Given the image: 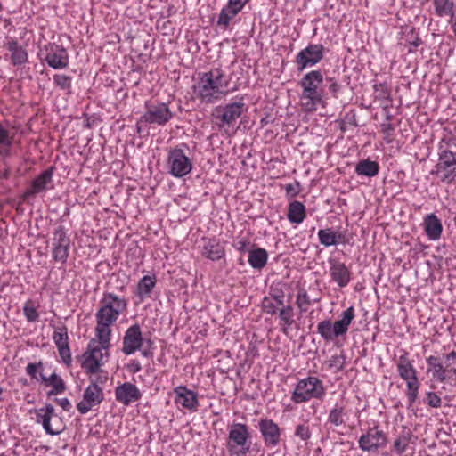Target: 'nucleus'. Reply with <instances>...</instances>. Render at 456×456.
<instances>
[{
    "label": "nucleus",
    "instance_id": "1",
    "mask_svg": "<svg viewBox=\"0 0 456 456\" xmlns=\"http://www.w3.org/2000/svg\"><path fill=\"white\" fill-rule=\"evenodd\" d=\"M127 309V300L114 293L105 292L100 300V307L95 314V333L102 348L110 347L111 326Z\"/></svg>",
    "mask_w": 456,
    "mask_h": 456
},
{
    "label": "nucleus",
    "instance_id": "2",
    "mask_svg": "<svg viewBox=\"0 0 456 456\" xmlns=\"http://www.w3.org/2000/svg\"><path fill=\"white\" fill-rule=\"evenodd\" d=\"M199 76L200 81L194 86V92L202 102L214 103L220 100L221 94L227 93L229 82L220 69L200 73Z\"/></svg>",
    "mask_w": 456,
    "mask_h": 456
},
{
    "label": "nucleus",
    "instance_id": "3",
    "mask_svg": "<svg viewBox=\"0 0 456 456\" xmlns=\"http://www.w3.org/2000/svg\"><path fill=\"white\" fill-rule=\"evenodd\" d=\"M323 79L321 70H312L304 75L298 82L302 88L300 102L305 111L314 112L318 105L324 104L323 90L321 87Z\"/></svg>",
    "mask_w": 456,
    "mask_h": 456
},
{
    "label": "nucleus",
    "instance_id": "4",
    "mask_svg": "<svg viewBox=\"0 0 456 456\" xmlns=\"http://www.w3.org/2000/svg\"><path fill=\"white\" fill-rule=\"evenodd\" d=\"M340 319L332 322L330 319L323 320L317 324V332L326 342H331L335 338L345 336L352 321L355 317L354 306H350L342 312Z\"/></svg>",
    "mask_w": 456,
    "mask_h": 456
},
{
    "label": "nucleus",
    "instance_id": "5",
    "mask_svg": "<svg viewBox=\"0 0 456 456\" xmlns=\"http://www.w3.org/2000/svg\"><path fill=\"white\" fill-rule=\"evenodd\" d=\"M249 428L243 423H232L228 428L226 448L230 456H246L250 452Z\"/></svg>",
    "mask_w": 456,
    "mask_h": 456
},
{
    "label": "nucleus",
    "instance_id": "6",
    "mask_svg": "<svg viewBox=\"0 0 456 456\" xmlns=\"http://www.w3.org/2000/svg\"><path fill=\"white\" fill-rule=\"evenodd\" d=\"M326 389L323 383L317 377H307L300 379L291 395V401L295 403L309 402L311 399L323 400Z\"/></svg>",
    "mask_w": 456,
    "mask_h": 456
},
{
    "label": "nucleus",
    "instance_id": "7",
    "mask_svg": "<svg viewBox=\"0 0 456 456\" xmlns=\"http://www.w3.org/2000/svg\"><path fill=\"white\" fill-rule=\"evenodd\" d=\"M426 361L435 380L444 382L456 377V368L452 367L456 363V351L452 350L441 356L430 355Z\"/></svg>",
    "mask_w": 456,
    "mask_h": 456
},
{
    "label": "nucleus",
    "instance_id": "8",
    "mask_svg": "<svg viewBox=\"0 0 456 456\" xmlns=\"http://www.w3.org/2000/svg\"><path fill=\"white\" fill-rule=\"evenodd\" d=\"M187 149V145L183 143L168 151L167 168L172 176L182 178L191 172L193 164L185 152Z\"/></svg>",
    "mask_w": 456,
    "mask_h": 456
},
{
    "label": "nucleus",
    "instance_id": "9",
    "mask_svg": "<svg viewBox=\"0 0 456 456\" xmlns=\"http://www.w3.org/2000/svg\"><path fill=\"white\" fill-rule=\"evenodd\" d=\"M247 110L245 103L240 101L224 106H217L213 110L212 117L220 129L227 131L232 127L236 120Z\"/></svg>",
    "mask_w": 456,
    "mask_h": 456
},
{
    "label": "nucleus",
    "instance_id": "10",
    "mask_svg": "<svg viewBox=\"0 0 456 456\" xmlns=\"http://www.w3.org/2000/svg\"><path fill=\"white\" fill-rule=\"evenodd\" d=\"M108 350L102 348V345L95 346V342L92 340L82 355L77 359L80 362L81 367L87 374H94L101 370V367L104 364V357H108Z\"/></svg>",
    "mask_w": 456,
    "mask_h": 456
},
{
    "label": "nucleus",
    "instance_id": "11",
    "mask_svg": "<svg viewBox=\"0 0 456 456\" xmlns=\"http://www.w3.org/2000/svg\"><path fill=\"white\" fill-rule=\"evenodd\" d=\"M37 422L43 426L45 431L51 436L61 434L65 424L62 419L55 412L54 407L51 403H47L45 407L35 411Z\"/></svg>",
    "mask_w": 456,
    "mask_h": 456
},
{
    "label": "nucleus",
    "instance_id": "12",
    "mask_svg": "<svg viewBox=\"0 0 456 456\" xmlns=\"http://www.w3.org/2000/svg\"><path fill=\"white\" fill-rule=\"evenodd\" d=\"M434 173L442 182L452 183L456 177V153L444 149L438 153V161Z\"/></svg>",
    "mask_w": 456,
    "mask_h": 456
},
{
    "label": "nucleus",
    "instance_id": "13",
    "mask_svg": "<svg viewBox=\"0 0 456 456\" xmlns=\"http://www.w3.org/2000/svg\"><path fill=\"white\" fill-rule=\"evenodd\" d=\"M70 238L66 229L60 225L53 234L52 256L55 262L65 264L69 255Z\"/></svg>",
    "mask_w": 456,
    "mask_h": 456
},
{
    "label": "nucleus",
    "instance_id": "14",
    "mask_svg": "<svg viewBox=\"0 0 456 456\" xmlns=\"http://www.w3.org/2000/svg\"><path fill=\"white\" fill-rule=\"evenodd\" d=\"M324 57V46L322 44H310L302 49L296 56L297 70L303 71L306 68L319 63Z\"/></svg>",
    "mask_w": 456,
    "mask_h": 456
},
{
    "label": "nucleus",
    "instance_id": "15",
    "mask_svg": "<svg viewBox=\"0 0 456 456\" xmlns=\"http://www.w3.org/2000/svg\"><path fill=\"white\" fill-rule=\"evenodd\" d=\"M358 444L359 448L362 452H376L387 445V437L385 432L380 430L378 426H374L360 436Z\"/></svg>",
    "mask_w": 456,
    "mask_h": 456
},
{
    "label": "nucleus",
    "instance_id": "16",
    "mask_svg": "<svg viewBox=\"0 0 456 456\" xmlns=\"http://www.w3.org/2000/svg\"><path fill=\"white\" fill-rule=\"evenodd\" d=\"M140 118V122L165 126L173 117L171 110L166 103L151 104Z\"/></svg>",
    "mask_w": 456,
    "mask_h": 456
},
{
    "label": "nucleus",
    "instance_id": "17",
    "mask_svg": "<svg viewBox=\"0 0 456 456\" xmlns=\"http://www.w3.org/2000/svg\"><path fill=\"white\" fill-rule=\"evenodd\" d=\"M103 400L102 389L93 381L85 390L83 399L77 405L81 414L87 413L93 407L100 404Z\"/></svg>",
    "mask_w": 456,
    "mask_h": 456
},
{
    "label": "nucleus",
    "instance_id": "18",
    "mask_svg": "<svg viewBox=\"0 0 456 456\" xmlns=\"http://www.w3.org/2000/svg\"><path fill=\"white\" fill-rule=\"evenodd\" d=\"M53 167H49L39 174L32 180L30 187L23 192L21 196L22 200L28 201L31 197L45 192L48 185L53 182Z\"/></svg>",
    "mask_w": 456,
    "mask_h": 456
},
{
    "label": "nucleus",
    "instance_id": "19",
    "mask_svg": "<svg viewBox=\"0 0 456 456\" xmlns=\"http://www.w3.org/2000/svg\"><path fill=\"white\" fill-rule=\"evenodd\" d=\"M45 61L54 69H62L69 66V58L67 50L58 45H49L45 47Z\"/></svg>",
    "mask_w": 456,
    "mask_h": 456
},
{
    "label": "nucleus",
    "instance_id": "20",
    "mask_svg": "<svg viewBox=\"0 0 456 456\" xmlns=\"http://www.w3.org/2000/svg\"><path fill=\"white\" fill-rule=\"evenodd\" d=\"M143 343L142 334L139 324L130 326L125 332L123 337L122 352L126 355H130L138 350Z\"/></svg>",
    "mask_w": 456,
    "mask_h": 456
},
{
    "label": "nucleus",
    "instance_id": "21",
    "mask_svg": "<svg viewBox=\"0 0 456 456\" xmlns=\"http://www.w3.org/2000/svg\"><path fill=\"white\" fill-rule=\"evenodd\" d=\"M258 427L264 443L267 447H274L280 444L281 428L273 419H261Z\"/></svg>",
    "mask_w": 456,
    "mask_h": 456
},
{
    "label": "nucleus",
    "instance_id": "22",
    "mask_svg": "<svg viewBox=\"0 0 456 456\" xmlns=\"http://www.w3.org/2000/svg\"><path fill=\"white\" fill-rule=\"evenodd\" d=\"M53 339L57 346L59 354L65 365H71L72 358L69 345V336L66 327H57L54 329Z\"/></svg>",
    "mask_w": 456,
    "mask_h": 456
},
{
    "label": "nucleus",
    "instance_id": "23",
    "mask_svg": "<svg viewBox=\"0 0 456 456\" xmlns=\"http://www.w3.org/2000/svg\"><path fill=\"white\" fill-rule=\"evenodd\" d=\"M142 393L133 383L125 382L115 388V398L118 403L128 406L134 402L140 400Z\"/></svg>",
    "mask_w": 456,
    "mask_h": 456
},
{
    "label": "nucleus",
    "instance_id": "24",
    "mask_svg": "<svg viewBox=\"0 0 456 456\" xmlns=\"http://www.w3.org/2000/svg\"><path fill=\"white\" fill-rule=\"evenodd\" d=\"M330 275L331 280L338 284V287H346L351 280V273L346 265L338 259L330 258Z\"/></svg>",
    "mask_w": 456,
    "mask_h": 456
},
{
    "label": "nucleus",
    "instance_id": "25",
    "mask_svg": "<svg viewBox=\"0 0 456 456\" xmlns=\"http://www.w3.org/2000/svg\"><path fill=\"white\" fill-rule=\"evenodd\" d=\"M175 394L176 395L175 403L177 404L190 411H197L198 398L195 392L187 389L186 387L180 386L175 388Z\"/></svg>",
    "mask_w": 456,
    "mask_h": 456
},
{
    "label": "nucleus",
    "instance_id": "26",
    "mask_svg": "<svg viewBox=\"0 0 456 456\" xmlns=\"http://www.w3.org/2000/svg\"><path fill=\"white\" fill-rule=\"evenodd\" d=\"M201 254L203 256L217 261L224 256V248L216 238L203 239Z\"/></svg>",
    "mask_w": 456,
    "mask_h": 456
},
{
    "label": "nucleus",
    "instance_id": "27",
    "mask_svg": "<svg viewBox=\"0 0 456 456\" xmlns=\"http://www.w3.org/2000/svg\"><path fill=\"white\" fill-rule=\"evenodd\" d=\"M423 228L426 235L430 240H437L440 239L443 232V225L435 214H429L424 217Z\"/></svg>",
    "mask_w": 456,
    "mask_h": 456
},
{
    "label": "nucleus",
    "instance_id": "28",
    "mask_svg": "<svg viewBox=\"0 0 456 456\" xmlns=\"http://www.w3.org/2000/svg\"><path fill=\"white\" fill-rule=\"evenodd\" d=\"M5 46L11 53L10 60L12 65L20 66L28 61V53L15 39H10Z\"/></svg>",
    "mask_w": 456,
    "mask_h": 456
},
{
    "label": "nucleus",
    "instance_id": "29",
    "mask_svg": "<svg viewBox=\"0 0 456 456\" xmlns=\"http://www.w3.org/2000/svg\"><path fill=\"white\" fill-rule=\"evenodd\" d=\"M396 366L399 376L403 380H409L417 378V370L409 359V354L407 352H404L399 357Z\"/></svg>",
    "mask_w": 456,
    "mask_h": 456
},
{
    "label": "nucleus",
    "instance_id": "30",
    "mask_svg": "<svg viewBox=\"0 0 456 456\" xmlns=\"http://www.w3.org/2000/svg\"><path fill=\"white\" fill-rule=\"evenodd\" d=\"M355 173L361 176L373 177L379 172V165L370 159L360 160L354 168Z\"/></svg>",
    "mask_w": 456,
    "mask_h": 456
},
{
    "label": "nucleus",
    "instance_id": "31",
    "mask_svg": "<svg viewBox=\"0 0 456 456\" xmlns=\"http://www.w3.org/2000/svg\"><path fill=\"white\" fill-rule=\"evenodd\" d=\"M305 207L300 201L294 200L289 203L287 217L292 224H301L305 218Z\"/></svg>",
    "mask_w": 456,
    "mask_h": 456
},
{
    "label": "nucleus",
    "instance_id": "32",
    "mask_svg": "<svg viewBox=\"0 0 456 456\" xmlns=\"http://www.w3.org/2000/svg\"><path fill=\"white\" fill-rule=\"evenodd\" d=\"M280 318L281 330L283 334L288 335L289 330L294 323V310L290 305H281V308L278 311Z\"/></svg>",
    "mask_w": 456,
    "mask_h": 456
},
{
    "label": "nucleus",
    "instance_id": "33",
    "mask_svg": "<svg viewBox=\"0 0 456 456\" xmlns=\"http://www.w3.org/2000/svg\"><path fill=\"white\" fill-rule=\"evenodd\" d=\"M42 381L46 386H52L53 388L47 394L48 396L61 394L66 390V385L63 379L58 376L55 372L51 374L48 378L40 373Z\"/></svg>",
    "mask_w": 456,
    "mask_h": 456
},
{
    "label": "nucleus",
    "instance_id": "34",
    "mask_svg": "<svg viewBox=\"0 0 456 456\" xmlns=\"http://www.w3.org/2000/svg\"><path fill=\"white\" fill-rule=\"evenodd\" d=\"M13 136L10 131L0 122V157L3 159L11 156V147Z\"/></svg>",
    "mask_w": 456,
    "mask_h": 456
},
{
    "label": "nucleus",
    "instance_id": "35",
    "mask_svg": "<svg viewBox=\"0 0 456 456\" xmlns=\"http://www.w3.org/2000/svg\"><path fill=\"white\" fill-rule=\"evenodd\" d=\"M268 254L264 248H258L249 250L248 263L255 269H262L267 262Z\"/></svg>",
    "mask_w": 456,
    "mask_h": 456
},
{
    "label": "nucleus",
    "instance_id": "36",
    "mask_svg": "<svg viewBox=\"0 0 456 456\" xmlns=\"http://www.w3.org/2000/svg\"><path fill=\"white\" fill-rule=\"evenodd\" d=\"M435 12L438 17L454 18V3L452 0H434Z\"/></svg>",
    "mask_w": 456,
    "mask_h": 456
},
{
    "label": "nucleus",
    "instance_id": "37",
    "mask_svg": "<svg viewBox=\"0 0 456 456\" xmlns=\"http://www.w3.org/2000/svg\"><path fill=\"white\" fill-rule=\"evenodd\" d=\"M412 436V432L405 427H403V431L394 442V451L398 455H402L408 448Z\"/></svg>",
    "mask_w": 456,
    "mask_h": 456
},
{
    "label": "nucleus",
    "instance_id": "38",
    "mask_svg": "<svg viewBox=\"0 0 456 456\" xmlns=\"http://www.w3.org/2000/svg\"><path fill=\"white\" fill-rule=\"evenodd\" d=\"M156 285L155 276L145 275L137 284V295L143 299L150 297L153 288Z\"/></svg>",
    "mask_w": 456,
    "mask_h": 456
},
{
    "label": "nucleus",
    "instance_id": "39",
    "mask_svg": "<svg viewBox=\"0 0 456 456\" xmlns=\"http://www.w3.org/2000/svg\"><path fill=\"white\" fill-rule=\"evenodd\" d=\"M241 11L227 4L222 10L218 17L217 24L226 28L230 21Z\"/></svg>",
    "mask_w": 456,
    "mask_h": 456
},
{
    "label": "nucleus",
    "instance_id": "40",
    "mask_svg": "<svg viewBox=\"0 0 456 456\" xmlns=\"http://www.w3.org/2000/svg\"><path fill=\"white\" fill-rule=\"evenodd\" d=\"M345 410L343 406H339L338 403L330 411L328 415V422L335 427L342 426L346 423Z\"/></svg>",
    "mask_w": 456,
    "mask_h": 456
},
{
    "label": "nucleus",
    "instance_id": "41",
    "mask_svg": "<svg viewBox=\"0 0 456 456\" xmlns=\"http://www.w3.org/2000/svg\"><path fill=\"white\" fill-rule=\"evenodd\" d=\"M406 386H407V392L406 396L410 403V404H412L415 403V401L418 398L419 395V382L418 380V378H414L412 379L405 380Z\"/></svg>",
    "mask_w": 456,
    "mask_h": 456
},
{
    "label": "nucleus",
    "instance_id": "42",
    "mask_svg": "<svg viewBox=\"0 0 456 456\" xmlns=\"http://www.w3.org/2000/svg\"><path fill=\"white\" fill-rule=\"evenodd\" d=\"M281 283H273L270 286L268 297H272L277 305H283L284 304V291Z\"/></svg>",
    "mask_w": 456,
    "mask_h": 456
},
{
    "label": "nucleus",
    "instance_id": "43",
    "mask_svg": "<svg viewBox=\"0 0 456 456\" xmlns=\"http://www.w3.org/2000/svg\"><path fill=\"white\" fill-rule=\"evenodd\" d=\"M319 241L324 247L336 246L334 232L331 228L321 229L318 232Z\"/></svg>",
    "mask_w": 456,
    "mask_h": 456
},
{
    "label": "nucleus",
    "instance_id": "44",
    "mask_svg": "<svg viewBox=\"0 0 456 456\" xmlns=\"http://www.w3.org/2000/svg\"><path fill=\"white\" fill-rule=\"evenodd\" d=\"M312 302L310 300V297L304 289H301L297 295L296 299V305L299 308L301 313H305L308 311L309 306L311 305Z\"/></svg>",
    "mask_w": 456,
    "mask_h": 456
},
{
    "label": "nucleus",
    "instance_id": "45",
    "mask_svg": "<svg viewBox=\"0 0 456 456\" xmlns=\"http://www.w3.org/2000/svg\"><path fill=\"white\" fill-rule=\"evenodd\" d=\"M380 129H381L382 133L384 134V138H383L384 141L387 143H391L394 140L395 126L390 122L389 117L387 118V121L380 124Z\"/></svg>",
    "mask_w": 456,
    "mask_h": 456
},
{
    "label": "nucleus",
    "instance_id": "46",
    "mask_svg": "<svg viewBox=\"0 0 456 456\" xmlns=\"http://www.w3.org/2000/svg\"><path fill=\"white\" fill-rule=\"evenodd\" d=\"M53 83L62 90H69L71 87V77L64 74H56L53 76Z\"/></svg>",
    "mask_w": 456,
    "mask_h": 456
},
{
    "label": "nucleus",
    "instance_id": "47",
    "mask_svg": "<svg viewBox=\"0 0 456 456\" xmlns=\"http://www.w3.org/2000/svg\"><path fill=\"white\" fill-rule=\"evenodd\" d=\"M280 305L272 299V297H265L262 300V308L265 313L274 315L278 313V307Z\"/></svg>",
    "mask_w": 456,
    "mask_h": 456
},
{
    "label": "nucleus",
    "instance_id": "48",
    "mask_svg": "<svg viewBox=\"0 0 456 456\" xmlns=\"http://www.w3.org/2000/svg\"><path fill=\"white\" fill-rule=\"evenodd\" d=\"M23 313L27 320L30 322H34L38 320V313L31 301H28L25 303L23 307Z\"/></svg>",
    "mask_w": 456,
    "mask_h": 456
},
{
    "label": "nucleus",
    "instance_id": "49",
    "mask_svg": "<svg viewBox=\"0 0 456 456\" xmlns=\"http://www.w3.org/2000/svg\"><path fill=\"white\" fill-rule=\"evenodd\" d=\"M295 436L302 441H307L311 437V431L308 425L299 424L296 427Z\"/></svg>",
    "mask_w": 456,
    "mask_h": 456
},
{
    "label": "nucleus",
    "instance_id": "50",
    "mask_svg": "<svg viewBox=\"0 0 456 456\" xmlns=\"http://www.w3.org/2000/svg\"><path fill=\"white\" fill-rule=\"evenodd\" d=\"M285 191L288 199H292L296 197L300 192V183L297 181H296L292 183L286 184Z\"/></svg>",
    "mask_w": 456,
    "mask_h": 456
},
{
    "label": "nucleus",
    "instance_id": "51",
    "mask_svg": "<svg viewBox=\"0 0 456 456\" xmlns=\"http://www.w3.org/2000/svg\"><path fill=\"white\" fill-rule=\"evenodd\" d=\"M427 403L433 408H439L442 403L441 398L435 392L427 393Z\"/></svg>",
    "mask_w": 456,
    "mask_h": 456
},
{
    "label": "nucleus",
    "instance_id": "52",
    "mask_svg": "<svg viewBox=\"0 0 456 456\" xmlns=\"http://www.w3.org/2000/svg\"><path fill=\"white\" fill-rule=\"evenodd\" d=\"M43 369V363L42 362H39L37 363H28L26 367V372L28 375H29L31 378L36 379L37 378V372L42 370Z\"/></svg>",
    "mask_w": 456,
    "mask_h": 456
},
{
    "label": "nucleus",
    "instance_id": "53",
    "mask_svg": "<svg viewBox=\"0 0 456 456\" xmlns=\"http://www.w3.org/2000/svg\"><path fill=\"white\" fill-rule=\"evenodd\" d=\"M334 240H336V245L338 244H346L349 242V238L346 235L345 231H338L334 232Z\"/></svg>",
    "mask_w": 456,
    "mask_h": 456
},
{
    "label": "nucleus",
    "instance_id": "54",
    "mask_svg": "<svg viewBox=\"0 0 456 456\" xmlns=\"http://www.w3.org/2000/svg\"><path fill=\"white\" fill-rule=\"evenodd\" d=\"M55 401L66 411H69L72 408V405L68 398L55 399Z\"/></svg>",
    "mask_w": 456,
    "mask_h": 456
},
{
    "label": "nucleus",
    "instance_id": "55",
    "mask_svg": "<svg viewBox=\"0 0 456 456\" xmlns=\"http://www.w3.org/2000/svg\"><path fill=\"white\" fill-rule=\"evenodd\" d=\"M329 82H330L329 89L333 94L334 96H337V94L340 90V86L334 78H327Z\"/></svg>",
    "mask_w": 456,
    "mask_h": 456
},
{
    "label": "nucleus",
    "instance_id": "56",
    "mask_svg": "<svg viewBox=\"0 0 456 456\" xmlns=\"http://www.w3.org/2000/svg\"><path fill=\"white\" fill-rule=\"evenodd\" d=\"M249 1L250 0H229L227 4L241 11Z\"/></svg>",
    "mask_w": 456,
    "mask_h": 456
},
{
    "label": "nucleus",
    "instance_id": "57",
    "mask_svg": "<svg viewBox=\"0 0 456 456\" xmlns=\"http://www.w3.org/2000/svg\"><path fill=\"white\" fill-rule=\"evenodd\" d=\"M248 246H249V242H248V241H247V240H239V241L236 243V245H235L236 248H237L240 252H241V253H244V252L248 251Z\"/></svg>",
    "mask_w": 456,
    "mask_h": 456
},
{
    "label": "nucleus",
    "instance_id": "58",
    "mask_svg": "<svg viewBox=\"0 0 456 456\" xmlns=\"http://www.w3.org/2000/svg\"><path fill=\"white\" fill-rule=\"evenodd\" d=\"M11 168L5 166L4 168H0V178L7 180L10 177Z\"/></svg>",
    "mask_w": 456,
    "mask_h": 456
},
{
    "label": "nucleus",
    "instance_id": "59",
    "mask_svg": "<svg viewBox=\"0 0 456 456\" xmlns=\"http://www.w3.org/2000/svg\"><path fill=\"white\" fill-rule=\"evenodd\" d=\"M140 370H141V365H140V363H139V362L134 363V372H137V371H139Z\"/></svg>",
    "mask_w": 456,
    "mask_h": 456
},
{
    "label": "nucleus",
    "instance_id": "60",
    "mask_svg": "<svg viewBox=\"0 0 456 456\" xmlns=\"http://www.w3.org/2000/svg\"><path fill=\"white\" fill-rule=\"evenodd\" d=\"M284 1H285L286 3H293V4H295V3H297V2H298V0H284Z\"/></svg>",
    "mask_w": 456,
    "mask_h": 456
},
{
    "label": "nucleus",
    "instance_id": "61",
    "mask_svg": "<svg viewBox=\"0 0 456 456\" xmlns=\"http://www.w3.org/2000/svg\"><path fill=\"white\" fill-rule=\"evenodd\" d=\"M142 354V355H144V356H148L149 352H148V351H143Z\"/></svg>",
    "mask_w": 456,
    "mask_h": 456
},
{
    "label": "nucleus",
    "instance_id": "62",
    "mask_svg": "<svg viewBox=\"0 0 456 456\" xmlns=\"http://www.w3.org/2000/svg\"><path fill=\"white\" fill-rule=\"evenodd\" d=\"M379 86L382 87L383 86H382V84H379ZM374 87L376 90H378V85H375Z\"/></svg>",
    "mask_w": 456,
    "mask_h": 456
},
{
    "label": "nucleus",
    "instance_id": "63",
    "mask_svg": "<svg viewBox=\"0 0 456 456\" xmlns=\"http://www.w3.org/2000/svg\"><path fill=\"white\" fill-rule=\"evenodd\" d=\"M2 392H3V389H2V387H0V395L2 394Z\"/></svg>",
    "mask_w": 456,
    "mask_h": 456
},
{
    "label": "nucleus",
    "instance_id": "64",
    "mask_svg": "<svg viewBox=\"0 0 456 456\" xmlns=\"http://www.w3.org/2000/svg\"><path fill=\"white\" fill-rule=\"evenodd\" d=\"M447 456H453L452 454H448Z\"/></svg>",
    "mask_w": 456,
    "mask_h": 456
}]
</instances>
